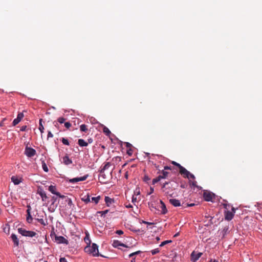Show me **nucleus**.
I'll return each instance as SVG.
<instances>
[{
  "label": "nucleus",
  "instance_id": "f257e3e1",
  "mask_svg": "<svg viewBox=\"0 0 262 262\" xmlns=\"http://www.w3.org/2000/svg\"><path fill=\"white\" fill-rule=\"evenodd\" d=\"M177 186L176 183H172L171 182H166L163 183L162 190L165 195L172 197Z\"/></svg>",
  "mask_w": 262,
  "mask_h": 262
},
{
  "label": "nucleus",
  "instance_id": "f03ea898",
  "mask_svg": "<svg viewBox=\"0 0 262 262\" xmlns=\"http://www.w3.org/2000/svg\"><path fill=\"white\" fill-rule=\"evenodd\" d=\"M89 246H87L84 248V251L89 254H92L93 256H99L98 246L97 244L93 243L92 246H90V243ZM100 256H101L100 255Z\"/></svg>",
  "mask_w": 262,
  "mask_h": 262
},
{
  "label": "nucleus",
  "instance_id": "7ed1b4c3",
  "mask_svg": "<svg viewBox=\"0 0 262 262\" xmlns=\"http://www.w3.org/2000/svg\"><path fill=\"white\" fill-rule=\"evenodd\" d=\"M112 171L107 172L106 173L103 170H100L99 176V181L102 184L107 183L112 177Z\"/></svg>",
  "mask_w": 262,
  "mask_h": 262
},
{
  "label": "nucleus",
  "instance_id": "20e7f679",
  "mask_svg": "<svg viewBox=\"0 0 262 262\" xmlns=\"http://www.w3.org/2000/svg\"><path fill=\"white\" fill-rule=\"evenodd\" d=\"M18 232L23 236H28L31 237L35 236V235L37 234V233L35 232L32 231H27L26 229L22 228H19L18 229Z\"/></svg>",
  "mask_w": 262,
  "mask_h": 262
},
{
  "label": "nucleus",
  "instance_id": "39448f33",
  "mask_svg": "<svg viewBox=\"0 0 262 262\" xmlns=\"http://www.w3.org/2000/svg\"><path fill=\"white\" fill-rule=\"evenodd\" d=\"M25 154L27 157L31 158L36 155V151L34 149L27 146L25 148Z\"/></svg>",
  "mask_w": 262,
  "mask_h": 262
},
{
  "label": "nucleus",
  "instance_id": "423d86ee",
  "mask_svg": "<svg viewBox=\"0 0 262 262\" xmlns=\"http://www.w3.org/2000/svg\"><path fill=\"white\" fill-rule=\"evenodd\" d=\"M37 217L35 218V219L38 221L40 224L42 225L46 226L48 224L47 219H43V215H40L39 213H37Z\"/></svg>",
  "mask_w": 262,
  "mask_h": 262
},
{
  "label": "nucleus",
  "instance_id": "0eeeda50",
  "mask_svg": "<svg viewBox=\"0 0 262 262\" xmlns=\"http://www.w3.org/2000/svg\"><path fill=\"white\" fill-rule=\"evenodd\" d=\"M214 196V194L211 192L205 191L204 192L203 197L206 201H211Z\"/></svg>",
  "mask_w": 262,
  "mask_h": 262
},
{
  "label": "nucleus",
  "instance_id": "6e6552de",
  "mask_svg": "<svg viewBox=\"0 0 262 262\" xmlns=\"http://www.w3.org/2000/svg\"><path fill=\"white\" fill-rule=\"evenodd\" d=\"M202 253L199 252L195 253V251H193L191 254V259L192 261H196L199 258L202 256Z\"/></svg>",
  "mask_w": 262,
  "mask_h": 262
},
{
  "label": "nucleus",
  "instance_id": "1a4fd4ad",
  "mask_svg": "<svg viewBox=\"0 0 262 262\" xmlns=\"http://www.w3.org/2000/svg\"><path fill=\"white\" fill-rule=\"evenodd\" d=\"M179 172L184 178L189 179L190 172L186 169L184 167L182 166V167L179 170Z\"/></svg>",
  "mask_w": 262,
  "mask_h": 262
},
{
  "label": "nucleus",
  "instance_id": "9d476101",
  "mask_svg": "<svg viewBox=\"0 0 262 262\" xmlns=\"http://www.w3.org/2000/svg\"><path fill=\"white\" fill-rule=\"evenodd\" d=\"M24 117L23 113H19L17 115V118H15L13 121V125L15 126L21 121Z\"/></svg>",
  "mask_w": 262,
  "mask_h": 262
},
{
  "label": "nucleus",
  "instance_id": "9b49d317",
  "mask_svg": "<svg viewBox=\"0 0 262 262\" xmlns=\"http://www.w3.org/2000/svg\"><path fill=\"white\" fill-rule=\"evenodd\" d=\"M87 178H88L87 175L84 176L83 177H79V178H75L70 179L69 180V182L70 183H77L79 181H83L87 179Z\"/></svg>",
  "mask_w": 262,
  "mask_h": 262
},
{
  "label": "nucleus",
  "instance_id": "f8f14e48",
  "mask_svg": "<svg viewBox=\"0 0 262 262\" xmlns=\"http://www.w3.org/2000/svg\"><path fill=\"white\" fill-rule=\"evenodd\" d=\"M27 208H28V209L27 210V217H26V220L28 223H31L32 222L33 219L32 215H31V207L30 206H28Z\"/></svg>",
  "mask_w": 262,
  "mask_h": 262
},
{
  "label": "nucleus",
  "instance_id": "ddd939ff",
  "mask_svg": "<svg viewBox=\"0 0 262 262\" xmlns=\"http://www.w3.org/2000/svg\"><path fill=\"white\" fill-rule=\"evenodd\" d=\"M55 241L58 244H68V240L62 236H55Z\"/></svg>",
  "mask_w": 262,
  "mask_h": 262
},
{
  "label": "nucleus",
  "instance_id": "4468645a",
  "mask_svg": "<svg viewBox=\"0 0 262 262\" xmlns=\"http://www.w3.org/2000/svg\"><path fill=\"white\" fill-rule=\"evenodd\" d=\"M233 213L229 211H225V219L227 221L231 220L233 217Z\"/></svg>",
  "mask_w": 262,
  "mask_h": 262
},
{
  "label": "nucleus",
  "instance_id": "2eb2a0df",
  "mask_svg": "<svg viewBox=\"0 0 262 262\" xmlns=\"http://www.w3.org/2000/svg\"><path fill=\"white\" fill-rule=\"evenodd\" d=\"M112 245L115 248H118L120 246H122V247H126V248L129 247L128 246H126L124 244L121 243L120 242H119V241H117V240L114 241L113 242V243Z\"/></svg>",
  "mask_w": 262,
  "mask_h": 262
},
{
  "label": "nucleus",
  "instance_id": "dca6fc26",
  "mask_svg": "<svg viewBox=\"0 0 262 262\" xmlns=\"http://www.w3.org/2000/svg\"><path fill=\"white\" fill-rule=\"evenodd\" d=\"M169 202L174 207H179L181 206V203L180 201L175 199H170Z\"/></svg>",
  "mask_w": 262,
  "mask_h": 262
},
{
  "label": "nucleus",
  "instance_id": "f3484780",
  "mask_svg": "<svg viewBox=\"0 0 262 262\" xmlns=\"http://www.w3.org/2000/svg\"><path fill=\"white\" fill-rule=\"evenodd\" d=\"M160 203L161 204L160 208L161 209V213L163 214H165L167 212V210L166 209V205L162 200L160 201Z\"/></svg>",
  "mask_w": 262,
  "mask_h": 262
},
{
  "label": "nucleus",
  "instance_id": "a211bd4d",
  "mask_svg": "<svg viewBox=\"0 0 262 262\" xmlns=\"http://www.w3.org/2000/svg\"><path fill=\"white\" fill-rule=\"evenodd\" d=\"M12 240L13 241L14 246H18L19 245V240L15 234H12L11 235Z\"/></svg>",
  "mask_w": 262,
  "mask_h": 262
},
{
  "label": "nucleus",
  "instance_id": "6ab92c4d",
  "mask_svg": "<svg viewBox=\"0 0 262 262\" xmlns=\"http://www.w3.org/2000/svg\"><path fill=\"white\" fill-rule=\"evenodd\" d=\"M49 190L53 194L59 195V192L56 191V188L55 186L51 185L49 187Z\"/></svg>",
  "mask_w": 262,
  "mask_h": 262
},
{
  "label": "nucleus",
  "instance_id": "aec40b11",
  "mask_svg": "<svg viewBox=\"0 0 262 262\" xmlns=\"http://www.w3.org/2000/svg\"><path fill=\"white\" fill-rule=\"evenodd\" d=\"M63 163L67 165H68L72 163V160H71L68 156H65L63 158Z\"/></svg>",
  "mask_w": 262,
  "mask_h": 262
},
{
  "label": "nucleus",
  "instance_id": "412c9836",
  "mask_svg": "<svg viewBox=\"0 0 262 262\" xmlns=\"http://www.w3.org/2000/svg\"><path fill=\"white\" fill-rule=\"evenodd\" d=\"M12 182L15 184V185H18L21 181L20 179H19L16 176H12L11 178Z\"/></svg>",
  "mask_w": 262,
  "mask_h": 262
},
{
  "label": "nucleus",
  "instance_id": "4be33fe9",
  "mask_svg": "<svg viewBox=\"0 0 262 262\" xmlns=\"http://www.w3.org/2000/svg\"><path fill=\"white\" fill-rule=\"evenodd\" d=\"M78 143L80 146H87L88 145V143L85 142L83 139H80L78 141Z\"/></svg>",
  "mask_w": 262,
  "mask_h": 262
},
{
  "label": "nucleus",
  "instance_id": "5701e85b",
  "mask_svg": "<svg viewBox=\"0 0 262 262\" xmlns=\"http://www.w3.org/2000/svg\"><path fill=\"white\" fill-rule=\"evenodd\" d=\"M105 202L107 206H110V205L114 202L113 199H111V198L108 196H105Z\"/></svg>",
  "mask_w": 262,
  "mask_h": 262
},
{
  "label": "nucleus",
  "instance_id": "b1692460",
  "mask_svg": "<svg viewBox=\"0 0 262 262\" xmlns=\"http://www.w3.org/2000/svg\"><path fill=\"white\" fill-rule=\"evenodd\" d=\"M81 200L85 203H88L91 202L90 196L89 194L85 195L81 198Z\"/></svg>",
  "mask_w": 262,
  "mask_h": 262
},
{
  "label": "nucleus",
  "instance_id": "393cba45",
  "mask_svg": "<svg viewBox=\"0 0 262 262\" xmlns=\"http://www.w3.org/2000/svg\"><path fill=\"white\" fill-rule=\"evenodd\" d=\"M38 193L41 197L42 200L43 201H45V200L47 198V196L46 195V192L43 190H40V191H38Z\"/></svg>",
  "mask_w": 262,
  "mask_h": 262
},
{
  "label": "nucleus",
  "instance_id": "a878e982",
  "mask_svg": "<svg viewBox=\"0 0 262 262\" xmlns=\"http://www.w3.org/2000/svg\"><path fill=\"white\" fill-rule=\"evenodd\" d=\"M168 172L165 171L164 170H162L161 172V174L159 175L161 179H166L168 177Z\"/></svg>",
  "mask_w": 262,
  "mask_h": 262
},
{
  "label": "nucleus",
  "instance_id": "bb28decb",
  "mask_svg": "<svg viewBox=\"0 0 262 262\" xmlns=\"http://www.w3.org/2000/svg\"><path fill=\"white\" fill-rule=\"evenodd\" d=\"M103 132L106 136H109L111 134V131L107 127L105 126H104L103 127Z\"/></svg>",
  "mask_w": 262,
  "mask_h": 262
},
{
  "label": "nucleus",
  "instance_id": "cd10ccee",
  "mask_svg": "<svg viewBox=\"0 0 262 262\" xmlns=\"http://www.w3.org/2000/svg\"><path fill=\"white\" fill-rule=\"evenodd\" d=\"M42 119H39V129L41 133H42L43 132L44 130V127L42 124Z\"/></svg>",
  "mask_w": 262,
  "mask_h": 262
},
{
  "label": "nucleus",
  "instance_id": "c85d7f7f",
  "mask_svg": "<svg viewBox=\"0 0 262 262\" xmlns=\"http://www.w3.org/2000/svg\"><path fill=\"white\" fill-rule=\"evenodd\" d=\"M111 166V163L110 162H106L105 163L104 165L103 166V168L101 169V170H103V171H105L106 169H107Z\"/></svg>",
  "mask_w": 262,
  "mask_h": 262
},
{
  "label": "nucleus",
  "instance_id": "c756f323",
  "mask_svg": "<svg viewBox=\"0 0 262 262\" xmlns=\"http://www.w3.org/2000/svg\"><path fill=\"white\" fill-rule=\"evenodd\" d=\"M100 199V196H98L97 197H93L92 198V201L94 202L96 204H97L99 202Z\"/></svg>",
  "mask_w": 262,
  "mask_h": 262
},
{
  "label": "nucleus",
  "instance_id": "7c9ffc66",
  "mask_svg": "<svg viewBox=\"0 0 262 262\" xmlns=\"http://www.w3.org/2000/svg\"><path fill=\"white\" fill-rule=\"evenodd\" d=\"M80 129L81 132H86L88 130L87 126L85 124H82L80 126Z\"/></svg>",
  "mask_w": 262,
  "mask_h": 262
},
{
  "label": "nucleus",
  "instance_id": "2f4dec72",
  "mask_svg": "<svg viewBox=\"0 0 262 262\" xmlns=\"http://www.w3.org/2000/svg\"><path fill=\"white\" fill-rule=\"evenodd\" d=\"M42 167L43 170L45 172H48V171H49L48 168L45 162H42Z\"/></svg>",
  "mask_w": 262,
  "mask_h": 262
},
{
  "label": "nucleus",
  "instance_id": "473e14b6",
  "mask_svg": "<svg viewBox=\"0 0 262 262\" xmlns=\"http://www.w3.org/2000/svg\"><path fill=\"white\" fill-rule=\"evenodd\" d=\"M161 178L160 177V176H159L158 177H157V178L154 179L152 181V184L153 185L155 184L156 183L159 182L160 180H161Z\"/></svg>",
  "mask_w": 262,
  "mask_h": 262
},
{
  "label": "nucleus",
  "instance_id": "72a5a7b5",
  "mask_svg": "<svg viewBox=\"0 0 262 262\" xmlns=\"http://www.w3.org/2000/svg\"><path fill=\"white\" fill-rule=\"evenodd\" d=\"M108 212V210H105L104 211H98L97 213L101 214V215L102 216H104Z\"/></svg>",
  "mask_w": 262,
  "mask_h": 262
},
{
  "label": "nucleus",
  "instance_id": "f704fd0d",
  "mask_svg": "<svg viewBox=\"0 0 262 262\" xmlns=\"http://www.w3.org/2000/svg\"><path fill=\"white\" fill-rule=\"evenodd\" d=\"M171 242H172V241H171V240L165 241H164V242H162L161 243V244L160 245V247H163L164 245H165L166 244H168V243H170Z\"/></svg>",
  "mask_w": 262,
  "mask_h": 262
},
{
  "label": "nucleus",
  "instance_id": "c9c22d12",
  "mask_svg": "<svg viewBox=\"0 0 262 262\" xmlns=\"http://www.w3.org/2000/svg\"><path fill=\"white\" fill-rule=\"evenodd\" d=\"M141 253V251H137L136 252H133V253H130L129 255V257H133L135 255H138L140 253Z\"/></svg>",
  "mask_w": 262,
  "mask_h": 262
},
{
  "label": "nucleus",
  "instance_id": "e433bc0d",
  "mask_svg": "<svg viewBox=\"0 0 262 262\" xmlns=\"http://www.w3.org/2000/svg\"><path fill=\"white\" fill-rule=\"evenodd\" d=\"M61 141L62 142V143L64 145H69V141L68 140V139L64 138H62L61 139Z\"/></svg>",
  "mask_w": 262,
  "mask_h": 262
},
{
  "label": "nucleus",
  "instance_id": "4c0bfd02",
  "mask_svg": "<svg viewBox=\"0 0 262 262\" xmlns=\"http://www.w3.org/2000/svg\"><path fill=\"white\" fill-rule=\"evenodd\" d=\"M159 252H160V250H159V248H157V249L152 250L151 251V253L152 255H153L159 253Z\"/></svg>",
  "mask_w": 262,
  "mask_h": 262
},
{
  "label": "nucleus",
  "instance_id": "58836bf2",
  "mask_svg": "<svg viewBox=\"0 0 262 262\" xmlns=\"http://www.w3.org/2000/svg\"><path fill=\"white\" fill-rule=\"evenodd\" d=\"M171 163L173 165L177 166L179 168V170L182 167V166H181L179 163H178L175 161H172Z\"/></svg>",
  "mask_w": 262,
  "mask_h": 262
},
{
  "label": "nucleus",
  "instance_id": "ea45409f",
  "mask_svg": "<svg viewBox=\"0 0 262 262\" xmlns=\"http://www.w3.org/2000/svg\"><path fill=\"white\" fill-rule=\"evenodd\" d=\"M58 122H59L60 124L63 123L66 120V119L63 117H59L57 119Z\"/></svg>",
  "mask_w": 262,
  "mask_h": 262
},
{
  "label": "nucleus",
  "instance_id": "a19ab883",
  "mask_svg": "<svg viewBox=\"0 0 262 262\" xmlns=\"http://www.w3.org/2000/svg\"><path fill=\"white\" fill-rule=\"evenodd\" d=\"M150 180V178L147 176L145 175L143 178V181L146 183H148V181H149Z\"/></svg>",
  "mask_w": 262,
  "mask_h": 262
},
{
  "label": "nucleus",
  "instance_id": "79ce46f5",
  "mask_svg": "<svg viewBox=\"0 0 262 262\" xmlns=\"http://www.w3.org/2000/svg\"><path fill=\"white\" fill-rule=\"evenodd\" d=\"M66 201L67 202L68 205L69 206H71L73 205V203L71 199L68 198Z\"/></svg>",
  "mask_w": 262,
  "mask_h": 262
},
{
  "label": "nucleus",
  "instance_id": "37998d69",
  "mask_svg": "<svg viewBox=\"0 0 262 262\" xmlns=\"http://www.w3.org/2000/svg\"><path fill=\"white\" fill-rule=\"evenodd\" d=\"M64 126L67 128H69L71 126V124L69 122H67L64 123Z\"/></svg>",
  "mask_w": 262,
  "mask_h": 262
},
{
  "label": "nucleus",
  "instance_id": "c03bdc74",
  "mask_svg": "<svg viewBox=\"0 0 262 262\" xmlns=\"http://www.w3.org/2000/svg\"><path fill=\"white\" fill-rule=\"evenodd\" d=\"M140 194V190L139 188H136L135 191H134V195H138Z\"/></svg>",
  "mask_w": 262,
  "mask_h": 262
},
{
  "label": "nucleus",
  "instance_id": "a18cd8bd",
  "mask_svg": "<svg viewBox=\"0 0 262 262\" xmlns=\"http://www.w3.org/2000/svg\"><path fill=\"white\" fill-rule=\"evenodd\" d=\"M116 233L118 235H122L123 234V231L121 230H118L116 231Z\"/></svg>",
  "mask_w": 262,
  "mask_h": 262
},
{
  "label": "nucleus",
  "instance_id": "49530a36",
  "mask_svg": "<svg viewBox=\"0 0 262 262\" xmlns=\"http://www.w3.org/2000/svg\"><path fill=\"white\" fill-rule=\"evenodd\" d=\"M53 137V135L52 134V133L50 131H49L48 133V136H47L48 139L49 138H52Z\"/></svg>",
  "mask_w": 262,
  "mask_h": 262
},
{
  "label": "nucleus",
  "instance_id": "de8ad7c7",
  "mask_svg": "<svg viewBox=\"0 0 262 262\" xmlns=\"http://www.w3.org/2000/svg\"><path fill=\"white\" fill-rule=\"evenodd\" d=\"M26 128H27V126L26 125H24V126H22L20 129V131H22V132H24V131H25L26 130Z\"/></svg>",
  "mask_w": 262,
  "mask_h": 262
},
{
  "label": "nucleus",
  "instance_id": "09e8293b",
  "mask_svg": "<svg viewBox=\"0 0 262 262\" xmlns=\"http://www.w3.org/2000/svg\"><path fill=\"white\" fill-rule=\"evenodd\" d=\"M137 197L135 195H133V197H132V202L133 203L136 202L137 201Z\"/></svg>",
  "mask_w": 262,
  "mask_h": 262
},
{
  "label": "nucleus",
  "instance_id": "8fccbe9b",
  "mask_svg": "<svg viewBox=\"0 0 262 262\" xmlns=\"http://www.w3.org/2000/svg\"><path fill=\"white\" fill-rule=\"evenodd\" d=\"M60 262H68L64 257H61L59 259Z\"/></svg>",
  "mask_w": 262,
  "mask_h": 262
},
{
  "label": "nucleus",
  "instance_id": "3c124183",
  "mask_svg": "<svg viewBox=\"0 0 262 262\" xmlns=\"http://www.w3.org/2000/svg\"><path fill=\"white\" fill-rule=\"evenodd\" d=\"M189 178H191V179H195V177H194V176L193 174H192V173H191L190 172V174H189Z\"/></svg>",
  "mask_w": 262,
  "mask_h": 262
},
{
  "label": "nucleus",
  "instance_id": "603ef678",
  "mask_svg": "<svg viewBox=\"0 0 262 262\" xmlns=\"http://www.w3.org/2000/svg\"><path fill=\"white\" fill-rule=\"evenodd\" d=\"M154 188H153V187H150V192H149V193H148V194H151L152 193H153V192H154Z\"/></svg>",
  "mask_w": 262,
  "mask_h": 262
},
{
  "label": "nucleus",
  "instance_id": "864d4df0",
  "mask_svg": "<svg viewBox=\"0 0 262 262\" xmlns=\"http://www.w3.org/2000/svg\"><path fill=\"white\" fill-rule=\"evenodd\" d=\"M125 207L127 208H133V206L130 204H128V205H125Z\"/></svg>",
  "mask_w": 262,
  "mask_h": 262
},
{
  "label": "nucleus",
  "instance_id": "5fc2aeb1",
  "mask_svg": "<svg viewBox=\"0 0 262 262\" xmlns=\"http://www.w3.org/2000/svg\"><path fill=\"white\" fill-rule=\"evenodd\" d=\"M126 146L127 147V148H129L132 146V144H130L128 142H126Z\"/></svg>",
  "mask_w": 262,
  "mask_h": 262
},
{
  "label": "nucleus",
  "instance_id": "6e6d98bb",
  "mask_svg": "<svg viewBox=\"0 0 262 262\" xmlns=\"http://www.w3.org/2000/svg\"><path fill=\"white\" fill-rule=\"evenodd\" d=\"M191 185L193 186H194V187H197V186H196V181L192 182V183H191Z\"/></svg>",
  "mask_w": 262,
  "mask_h": 262
},
{
  "label": "nucleus",
  "instance_id": "4d7b16f0",
  "mask_svg": "<svg viewBox=\"0 0 262 262\" xmlns=\"http://www.w3.org/2000/svg\"><path fill=\"white\" fill-rule=\"evenodd\" d=\"M142 222H143V223L145 224H147V225H151V224H152V223L148 222H146V221H143Z\"/></svg>",
  "mask_w": 262,
  "mask_h": 262
},
{
  "label": "nucleus",
  "instance_id": "13d9d810",
  "mask_svg": "<svg viewBox=\"0 0 262 262\" xmlns=\"http://www.w3.org/2000/svg\"><path fill=\"white\" fill-rule=\"evenodd\" d=\"M224 208L226 209H228V208L227 207H229V204H224Z\"/></svg>",
  "mask_w": 262,
  "mask_h": 262
},
{
  "label": "nucleus",
  "instance_id": "bf43d9fd",
  "mask_svg": "<svg viewBox=\"0 0 262 262\" xmlns=\"http://www.w3.org/2000/svg\"><path fill=\"white\" fill-rule=\"evenodd\" d=\"M171 169V167L168 166L164 167V170Z\"/></svg>",
  "mask_w": 262,
  "mask_h": 262
},
{
  "label": "nucleus",
  "instance_id": "052dcab7",
  "mask_svg": "<svg viewBox=\"0 0 262 262\" xmlns=\"http://www.w3.org/2000/svg\"><path fill=\"white\" fill-rule=\"evenodd\" d=\"M128 177V171H126L125 173V178L127 179Z\"/></svg>",
  "mask_w": 262,
  "mask_h": 262
},
{
  "label": "nucleus",
  "instance_id": "680f3d73",
  "mask_svg": "<svg viewBox=\"0 0 262 262\" xmlns=\"http://www.w3.org/2000/svg\"><path fill=\"white\" fill-rule=\"evenodd\" d=\"M57 196H58L59 197L61 198H65V196L63 195H61L60 193H59V195H57Z\"/></svg>",
  "mask_w": 262,
  "mask_h": 262
},
{
  "label": "nucleus",
  "instance_id": "e2e57ef3",
  "mask_svg": "<svg viewBox=\"0 0 262 262\" xmlns=\"http://www.w3.org/2000/svg\"><path fill=\"white\" fill-rule=\"evenodd\" d=\"M136 167V165L133 164L130 166V169H132V168H135Z\"/></svg>",
  "mask_w": 262,
  "mask_h": 262
},
{
  "label": "nucleus",
  "instance_id": "0e129e2a",
  "mask_svg": "<svg viewBox=\"0 0 262 262\" xmlns=\"http://www.w3.org/2000/svg\"><path fill=\"white\" fill-rule=\"evenodd\" d=\"M232 212L233 213V214L235 213V209L234 208V207H232Z\"/></svg>",
  "mask_w": 262,
  "mask_h": 262
},
{
  "label": "nucleus",
  "instance_id": "69168bd1",
  "mask_svg": "<svg viewBox=\"0 0 262 262\" xmlns=\"http://www.w3.org/2000/svg\"><path fill=\"white\" fill-rule=\"evenodd\" d=\"M88 142H89V143H92V142H93V139H88Z\"/></svg>",
  "mask_w": 262,
  "mask_h": 262
},
{
  "label": "nucleus",
  "instance_id": "338daca9",
  "mask_svg": "<svg viewBox=\"0 0 262 262\" xmlns=\"http://www.w3.org/2000/svg\"><path fill=\"white\" fill-rule=\"evenodd\" d=\"M132 150L130 149L129 150L127 151V154L129 155H131L132 154V152H131Z\"/></svg>",
  "mask_w": 262,
  "mask_h": 262
},
{
  "label": "nucleus",
  "instance_id": "774afa93",
  "mask_svg": "<svg viewBox=\"0 0 262 262\" xmlns=\"http://www.w3.org/2000/svg\"><path fill=\"white\" fill-rule=\"evenodd\" d=\"M130 262H135V258H133Z\"/></svg>",
  "mask_w": 262,
  "mask_h": 262
}]
</instances>
